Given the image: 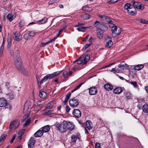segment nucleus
Masks as SVG:
<instances>
[{"instance_id":"nucleus-1","label":"nucleus","mask_w":148,"mask_h":148,"mask_svg":"<svg viewBox=\"0 0 148 148\" xmlns=\"http://www.w3.org/2000/svg\"><path fill=\"white\" fill-rule=\"evenodd\" d=\"M111 27V30L112 32V36L113 38L116 37L121 33L120 30H118L117 31V27L112 23L109 25Z\"/></svg>"},{"instance_id":"nucleus-2","label":"nucleus","mask_w":148,"mask_h":148,"mask_svg":"<svg viewBox=\"0 0 148 148\" xmlns=\"http://www.w3.org/2000/svg\"><path fill=\"white\" fill-rule=\"evenodd\" d=\"M67 121H64L58 126H56V129L57 130H59L62 132H63L67 130L66 126Z\"/></svg>"},{"instance_id":"nucleus-3","label":"nucleus","mask_w":148,"mask_h":148,"mask_svg":"<svg viewBox=\"0 0 148 148\" xmlns=\"http://www.w3.org/2000/svg\"><path fill=\"white\" fill-rule=\"evenodd\" d=\"M15 64L18 70L21 72L24 68L22 66V62L21 58H15L14 59Z\"/></svg>"},{"instance_id":"nucleus-4","label":"nucleus","mask_w":148,"mask_h":148,"mask_svg":"<svg viewBox=\"0 0 148 148\" xmlns=\"http://www.w3.org/2000/svg\"><path fill=\"white\" fill-rule=\"evenodd\" d=\"M20 123L17 120H15L10 123L9 128L10 130H15L19 126Z\"/></svg>"},{"instance_id":"nucleus-5","label":"nucleus","mask_w":148,"mask_h":148,"mask_svg":"<svg viewBox=\"0 0 148 148\" xmlns=\"http://www.w3.org/2000/svg\"><path fill=\"white\" fill-rule=\"evenodd\" d=\"M132 5L134 7L133 8H136L137 9L143 10L144 8V6L143 5H142L140 3L138 2H136L134 0H133L132 1Z\"/></svg>"},{"instance_id":"nucleus-6","label":"nucleus","mask_w":148,"mask_h":148,"mask_svg":"<svg viewBox=\"0 0 148 148\" xmlns=\"http://www.w3.org/2000/svg\"><path fill=\"white\" fill-rule=\"evenodd\" d=\"M98 16L101 18L104 23H109L110 25L112 23V21L106 16L99 15Z\"/></svg>"},{"instance_id":"nucleus-7","label":"nucleus","mask_w":148,"mask_h":148,"mask_svg":"<svg viewBox=\"0 0 148 148\" xmlns=\"http://www.w3.org/2000/svg\"><path fill=\"white\" fill-rule=\"evenodd\" d=\"M69 103L70 106L73 108L76 107L79 104L78 100L75 98L70 100Z\"/></svg>"},{"instance_id":"nucleus-8","label":"nucleus","mask_w":148,"mask_h":148,"mask_svg":"<svg viewBox=\"0 0 148 148\" xmlns=\"http://www.w3.org/2000/svg\"><path fill=\"white\" fill-rule=\"evenodd\" d=\"M13 38L14 40L19 41L21 40L22 36L20 35V33L18 32H13Z\"/></svg>"},{"instance_id":"nucleus-9","label":"nucleus","mask_w":148,"mask_h":148,"mask_svg":"<svg viewBox=\"0 0 148 148\" xmlns=\"http://www.w3.org/2000/svg\"><path fill=\"white\" fill-rule=\"evenodd\" d=\"M106 46L108 48L110 47L113 45L112 41V38L111 37H108V38L106 40Z\"/></svg>"},{"instance_id":"nucleus-10","label":"nucleus","mask_w":148,"mask_h":148,"mask_svg":"<svg viewBox=\"0 0 148 148\" xmlns=\"http://www.w3.org/2000/svg\"><path fill=\"white\" fill-rule=\"evenodd\" d=\"M16 16V14L14 13L12 14V13H9L7 16V18L9 21L11 22L15 18Z\"/></svg>"},{"instance_id":"nucleus-11","label":"nucleus","mask_w":148,"mask_h":148,"mask_svg":"<svg viewBox=\"0 0 148 148\" xmlns=\"http://www.w3.org/2000/svg\"><path fill=\"white\" fill-rule=\"evenodd\" d=\"M73 114L75 117L79 118L81 116V113L79 110L75 109L73 112Z\"/></svg>"},{"instance_id":"nucleus-12","label":"nucleus","mask_w":148,"mask_h":148,"mask_svg":"<svg viewBox=\"0 0 148 148\" xmlns=\"http://www.w3.org/2000/svg\"><path fill=\"white\" fill-rule=\"evenodd\" d=\"M35 140L34 138H31L28 142V147L30 148H33L34 145Z\"/></svg>"},{"instance_id":"nucleus-13","label":"nucleus","mask_w":148,"mask_h":148,"mask_svg":"<svg viewBox=\"0 0 148 148\" xmlns=\"http://www.w3.org/2000/svg\"><path fill=\"white\" fill-rule=\"evenodd\" d=\"M7 104L6 100L4 98H0V107H4Z\"/></svg>"},{"instance_id":"nucleus-14","label":"nucleus","mask_w":148,"mask_h":148,"mask_svg":"<svg viewBox=\"0 0 148 148\" xmlns=\"http://www.w3.org/2000/svg\"><path fill=\"white\" fill-rule=\"evenodd\" d=\"M97 92V88L95 87H91L89 89V93L91 95H95Z\"/></svg>"},{"instance_id":"nucleus-15","label":"nucleus","mask_w":148,"mask_h":148,"mask_svg":"<svg viewBox=\"0 0 148 148\" xmlns=\"http://www.w3.org/2000/svg\"><path fill=\"white\" fill-rule=\"evenodd\" d=\"M122 91L123 89L120 87H116L113 90V92L116 94H120Z\"/></svg>"},{"instance_id":"nucleus-16","label":"nucleus","mask_w":148,"mask_h":148,"mask_svg":"<svg viewBox=\"0 0 148 148\" xmlns=\"http://www.w3.org/2000/svg\"><path fill=\"white\" fill-rule=\"evenodd\" d=\"M128 13L132 15H134L136 14V11L135 8H131L127 10Z\"/></svg>"},{"instance_id":"nucleus-17","label":"nucleus","mask_w":148,"mask_h":148,"mask_svg":"<svg viewBox=\"0 0 148 148\" xmlns=\"http://www.w3.org/2000/svg\"><path fill=\"white\" fill-rule=\"evenodd\" d=\"M41 129H40L37 131L34 134V136L36 137H40L42 135L43 132Z\"/></svg>"},{"instance_id":"nucleus-18","label":"nucleus","mask_w":148,"mask_h":148,"mask_svg":"<svg viewBox=\"0 0 148 148\" xmlns=\"http://www.w3.org/2000/svg\"><path fill=\"white\" fill-rule=\"evenodd\" d=\"M60 73V72H59V71L50 74H47V75L49 77V79H50L57 76L59 75Z\"/></svg>"},{"instance_id":"nucleus-19","label":"nucleus","mask_w":148,"mask_h":148,"mask_svg":"<svg viewBox=\"0 0 148 148\" xmlns=\"http://www.w3.org/2000/svg\"><path fill=\"white\" fill-rule=\"evenodd\" d=\"M66 129L70 130H72L74 128V125L70 122H67Z\"/></svg>"},{"instance_id":"nucleus-20","label":"nucleus","mask_w":148,"mask_h":148,"mask_svg":"<svg viewBox=\"0 0 148 148\" xmlns=\"http://www.w3.org/2000/svg\"><path fill=\"white\" fill-rule=\"evenodd\" d=\"M104 88L106 90L110 91L113 89V87L110 84H106L104 85Z\"/></svg>"},{"instance_id":"nucleus-21","label":"nucleus","mask_w":148,"mask_h":148,"mask_svg":"<svg viewBox=\"0 0 148 148\" xmlns=\"http://www.w3.org/2000/svg\"><path fill=\"white\" fill-rule=\"evenodd\" d=\"M50 127L47 125L44 126L43 127L40 128L43 132H48L50 130Z\"/></svg>"},{"instance_id":"nucleus-22","label":"nucleus","mask_w":148,"mask_h":148,"mask_svg":"<svg viewBox=\"0 0 148 148\" xmlns=\"http://www.w3.org/2000/svg\"><path fill=\"white\" fill-rule=\"evenodd\" d=\"M119 69H120V72L121 71V69H125L127 67V65L125 63L123 64H119L118 66Z\"/></svg>"},{"instance_id":"nucleus-23","label":"nucleus","mask_w":148,"mask_h":148,"mask_svg":"<svg viewBox=\"0 0 148 148\" xmlns=\"http://www.w3.org/2000/svg\"><path fill=\"white\" fill-rule=\"evenodd\" d=\"M91 17L88 14H84L81 16V18L82 19L87 20Z\"/></svg>"},{"instance_id":"nucleus-24","label":"nucleus","mask_w":148,"mask_h":148,"mask_svg":"<svg viewBox=\"0 0 148 148\" xmlns=\"http://www.w3.org/2000/svg\"><path fill=\"white\" fill-rule=\"evenodd\" d=\"M82 10L84 11L89 12L92 11V8L89 7L87 5H86L83 6L82 8Z\"/></svg>"},{"instance_id":"nucleus-25","label":"nucleus","mask_w":148,"mask_h":148,"mask_svg":"<svg viewBox=\"0 0 148 148\" xmlns=\"http://www.w3.org/2000/svg\"><path fill=\"white\" fill-rule=\"evenodd\" d=\"M55 104V101L53 100L49 103L47 105L46 108L47 109H50Z\"/></svg>"},{"instance_id":"nucleus-26","label":"nucleus","mask_w":148,"mask_h":148,"mask_svg":"<svg viewBox=\"0 0 148 148\" xmlns=\"http://www.w3.org/2000/svg\"><path fill=\"white\" fill-rule=\"evenodd\" d=\"M86 127L88 130H90L92 128L91 126V121L89 120L87 121L85 123Z\"/></svg>"},{"instance_id":"nucleus-27","label":"nucleus","mask_w":148,"mask_h":148,"mask_svg":"<svg viewBox=\"0 0 148 148\" xmlns=\"http://www.w3.org/2000/svg\"><path fill=\"white\" fill-rule=\"evenodd\" d=\"M90 58L89 55L88 54L85 57L83 60V65H85L87 63L89 59Z\"/></svg>"},{"instance_id":"nucleus-28","label":"nucleus","mask_w":148,"mask_h":148,"mask_svg":"<svg viewBox=\"0 0 148 148\" xmlns=\"http://www.w3.org/2000/svg\"><path fill=\"white\" fill-rule=\"evenodd\" d=\"M144 67L143 64H138L135 66L134 69L136 70H140L142 69Z\"/></svg>"},{"instance_id":"nucleus-29","label":"nucleus","mask_w":148,"mask_h":148,"mask_svg":"<svg viewBox=\"0 0 148 148\" xmlns=\"http://www.w3.org/2000/svg\"><path fill=\"white\" fill-rule=\"evenodd\" d=\"M79 138L77 135L73 134L71 136V141L73 143L75 142L77 139H79Z\"/></svg>"},{"instance_id":"nucleus-30","label":"nucleus","mask_w":148,"mask_h":148,"mask_svg":"<svg viewBox=\"0 0 148 148\" xmlns=\"http://www.w3.org/2000/svg\"><path fill=\"white\" fill-rule=\"evenodd\" d=\"M142 109L144 112L147 113V114L148 116V106L146 104H144L143 106Z\"/></svg>"},{"instance_id":"nucleus-31","label":"nucleus","mask_w":148,"mask_h":148,"mask_svg":"<svg viewBox=\"0 0 148 148\" xmlns=\"http://www.w3.org/2000/svg\"><path fill=\"white\" fill-rule=\"evenodd\" d=\"M39 96L40 97L42 98H45L47 97V94L44 91H41L40 92Z\"/></svg>"},{"instance_id":"nucleus-32","label":"nucleus","mask_w":148,"mask_h":148,"mask_svg":"<svg viewBox=\"0 0 148 148\" xmlns=\"http://www.w3.org/2000/svg\"><path fill=\"white\" fill-rule=\"evenodd\" d=\"M102 24V23L101 22H100L98 21H96L95 23H94V26L96 27L97 28L99 29L100 28V27L101 25V24Z\"/></svg>"},{"instance_id":"nucleus-33","label":"nucleus","mask_w":148,"mask_h":148,"mask_svg":"<svg viewBox=\"0 0 148 148\" xmlns=\"http://www.w3.org/2000/svg\"><path fill=\"white\" fill-rule=\"evenodd\" d=\"M48 18L45 17H44L42 19L39 21L38 22H40V23H38L39 24H42L45 23L47 21Z\"/></svg>"},{"instance_id":"nucleus-34","label":"nucleus","mask_w":148,"mask_h":148,"mask_svg":"<svg viewBox=\"0 0 148 148\" xmlns=\"http://www.w3.org/2000/svg\"><path fill=\"white\" fill-rule=\"evenodd\" d=\"M108 29V28L107 26L102 23V24H101V26L100 27L99 29L102 31H106Z\"/></svg>"},{"instance_id":"nucleus-35","label":"nucleus","mask_w":148,"mask_h":148,"mask_svg":"<svg viewBox=\"0 0 148 148\" xmlns=\"http://www.w3.org/2000/svg\"><path fill=\"white\" fill-rule=\"evenodd\" d=\"M49 79L47 75L44 76L40 82V84H42L43 83L46 82L48 79Z\"/></svg>"},{"instance_id":"nucleus-36","label":"nucleus","mask_w":148,"mask_h":148,"mask_svg":"<svg viewBox=\"0 0 148 148\" xmlns=\"http://www.w3.org/2000/svg\"><path fill=\"white\" fill-rule=\"evenodd\" d=\"M8 96V97L10 99H14V95L13 93L11 92L9 93L8 95H6Z\"/></svg>"},{"instance_id":"nucleus-37","label":"nucleus","mask_w":148,"mask_h":148,"mask_svg":"<svg viewBox=\"0 0 148 148\" xmlns=\"http://www.w3.org/2000/svg\"><path fill=\"white\" fill-rule=\"evenodd\" d=\"M23 38L26 40H28L30 38V37L28 32L24 34Z\"/></svg>"},{"instance_id":"nucleus-38","label":"nucleus","mask_w":148,"mask_h":148,"mask_svg":"<svg viewBox=\"0 0 148 148\" xmlns=\"http://www.w3.org/2000/svg\"><path fill=\"white\" fill-rule=\"evenodd\" d=\"M125 96L127 99H130L131 97V95L129 92H127L125 94Z\"/></svg>"},{"instance_id":"nucleus-39","label":"nucleus","mask_w":148,"mask_h":148,"mask_svg":"<svg viewBox=\"0 0 148 148\" xmlns=\"http://www.w3.org/2000/svg\"><path fill=\"white\" fill-rule=\"evenodd\" d=\"M131 5L130 3H127L125 4L124 6V8L125 9L127 10L130 8Z\"/></svg>"},{"instance_id":"nucleus-40","label":"nucleus","mask_w":148,"mask_h":148,"mask_svg":"<svg viewBox=\"0 0 148 148\" xmlns=\"http://www.w3.org/2000/svg\"><path fill=\"white\" fill-rule=\"evenodd\" d=\"M89 27H79L77 28V29L78 31L79 32H83L85 31V30Z\"/></svg>"},{"instance_id":"nucleus-41","label":"nucleus","mask_w":148,"mask_h":148,"mask_svg":"<svg viewBox=\"0 0 148 148\" xmlns=\"http://www.w3.org/2000/svg\"><path fill=\"white\" fill-rule=\"evenodd\" d=\"M12 41L10 39H8V49H9L11 48V45Z\"/></svg>"},{"instance_id":"nucleus-42","label":"nucleus","mask_w":148,"mask_h":148,"mask_svg":"<svg viewBox=\"0 0 148 148\" xmlns=\"http://www.w3.org/2000/svg\"><path fill=\"white\" fill-rule=\"evenodd\" d=\"M53 40H50L49 41L45 43H42L40 44V46L41 47H42L43 46H45L49 43L51 42L52 41H53Z\"/></svg>"},{"instance_id":"nucleus-43","label":"nucleus","mask_w":148,"mask_h":148,"mask_svg":"<svg viewBox=\"0 0 148 148\" xmlns=\"http://www.w3.org/2000/svg\"><path fill=\"white\" fill-rule=\"evenodd\" d=\"M13 56L16 57L15 58H18V57L19 58H20L19 56V53L18 51L17 50H16L15 51V53L14 54V55H13Z\"/></svg>"},{"instance_id":"nucleus-44","label":"nucleus","mask_w":148,"mask_h":148,"mask_svg":"<svg viewBox=\"0 0 148 148\" xmlns=\"http://www.w3.org/2000/svg\"><path fill=\"white\" fill-rule=\"evenodd\" d=\"M84 83H82L81 84H79L78 86H77L76 87V88L74 89L73 90H72L71 91L72 92H74V91H75V90L78 89L81 86L82 84H83Z\"/></svg>"},{"instance_id":"nucleus-45","label":"nucleus","mask_w":148,"mask_h":148,"mask_svg":"<svg viewBox=\"0 0 148 148\" xmlns=\"http://www.w3.org/2000/svg\"><path fill=\"white\" fill-rule=\"evenodd\" d=\"M98 37L99 39H101L103 37V35L102 32L99 31L97 33Z\"/></svg>"},{"instance_id":"nucleus-46","label":"nucleus","mask_w":148,"mask_h":148,"mask_svg":"<svg viewBox=\"0 0 148 148\" xmlns=\"http://www.w3.org/2000/svg\"><path fill=\"white\" fill-rule=\"evenodd\" d=\"M28 32L30 37L34 36L35 34V32L34 31H28Z\"/></svg>"},{"instance_id":"nucleus-47","label":"nucleus","mask_w":148,"mask_h":148,"mask_svg":"<svg viewBox=\"0 0 148 148\" xmlns=\"http://www.w3.org/2000/svg\"><path fill=\"white\" fill-rule=\"evenodd\" d=\"M76 62L77 64H80L82 63H83V62L82 60H81L80 59H79L76 60L74 62Z\"/></svg>"},{"instance_id":"nucleus-48","label":"nucleus","mask_w":148,"mask_h":148,"mask_svg":"<svg viewBox=\"0 0 148 148\" xmlns=\"http://www.w3.org/2000/svg\"><path fill=\"white\" fill-rule=\"evenodd\" d=\"M91 45V44H86L82 49V50L83 51H85L87 48L90 46Z\"/></svg>"},{"instance_id":"nucleus-49","label":"nucleus","mask_w":148,"mask_h":148,"mask_svg":"<svg viewBox=\"0 0 148 148\" xmlns=\"http://www.w3.org/2000/svg\"><path fill=\"white\" fill-rule=\"evenodd\" d=\"M140 22V23H142L148 24V21L145 20L144 19H141Z\"/></svg>"},{"instance_id":"nucleus-50","label":"nucleus","mask_w":148,"mask_h":148,"mask_svg":"<svg viewBox=\"0 0 148 148\" xmlns=\"http://www.w3.org/2000/svg\"><path fill=\"white\" fill-rule=\"evenodd\" d=\"M25 130V129H23V130H22L21 131H20L18 133V135L19 137H21L22 135H23V131Z\"/></svg>"},{"instance_id":"nucleus-51","label":"nucleus","mask_w":148,"mask_h":148,"mask_svg":"<svg viewBox=\"0 0 148 148\" xmlns=\"http://www.w3.org/2000/svg\"><path fill=\"white\" fill-rule=\"evenodd\" d=\"M131 84L135 88L137 87V83L136 82H130Z\"/></svg>"},{"instance_id":"nucleus-52","label":"nucleus","mask_w":148,"mask_h":148,"mask_svg":"<svg viewBox=\"0 0 148 148\" xmlns=\"http://www.w3.org/2000/svg\"><path fill=\"white\" fill-rule=\"evenodd\" d=\"M25 25V22L23 21H21L19 23V26L20 27H22Z\"/></svg>"},{"instance_id":"nucleus-53","label":"nucleus","mask_w":148,"mask_h":148,"mask_svg":"<svg viewBox=\"0 0 148 148\" xmlns=\"http://www.w3.org/2000/svg\"><path fill=\"white\" fill-rule=\"evenodd\" d=\"M110 71L111 72L114 71H115L116 72H120V69H118V68L116 69L115 68H112V69L110 70Z\"/></svg>"},{"instance_id":"nucleus-54","label":"nucleus","mask_w":148,"mask_h":148,"mask_svg":"<svg viewBox=\"0 0 148 148\" xmlns=\"http://www.w3.org/2000/svg\"><path fill=\"white\" fill-rule=\"evenodd\" d=\"M63 75L65 78H67L69 75V74L67 71H65L63 73Z\"/></svg>"},{"instance_id":"nucleus-55","label":"nucleus","mask_w":148,"mask_h":148,"mask_svg":"<svg viewBox=\"0 0 148 148\" xmlns=\"http://www.w3.org/2000/svg\"><path fill=\"white\" fill-rule=\"evenodd\" d=\"M66 27V26H65L59 30L58 33V35H60V34L64 31V30L65 29Z\"/></svg>"},{"instance_id":"nucleus-56","label":"nucleus","mask_w":148,"mask_h":148,"mask_svg":"<svg viewBox=\"0 0 148 148\" xmlns=\"http://www.w3.org/2000/svg\"><path fill=\"white\" fill-rule=\"evenodd\" d=\"M95 148H101L100 144L99 143H95Z\"/></svg>"},{"instance_id":"nucleus-57","label":"nucleus","mask_w":148,"mask_h":148,"mask_svg":"<svg viewBox=\"0 0 148 148\" xmlns=\"http://www.w3.org/2000/svg\"><path fill=\"white\" fill-rule=\"evenodd\" d=\"M3 43H4V40H3V44L1 47V49H0V53H1V54L3 52Z\"/></svg>"},{"instance_id":"nucleus-58","label":"nucleus","mask_w":148,"mask_h":148,"mask_svg":"<svg viewBox=\"0 0 148 148\" xmlns=\"http://www.w3.org/2000/svg\"><path fill=\"white\" fill-rule=\"evenodd\" d=\"M6 136L5 135L1 136L0 137V139L2 141H3L4 140Z\"/></svg>"},{"instance_id":"nucleus-59","label":"nucleus","mask_w":148,"mask_h":148,"mask_svg":"<svg viewBox=\"0 0 148 148\" xmlns=\"http://www.w3.org/2000/svg\"><path fill=\"white\" fill-rule=\"evenodd\" d=\"M8 50L10 51V54L12 56L14 55L13 51L12 49H11V48L9 49H8Z\"/></svg>"},{"instance_id":"nucleus-60","label":"nucleus","mask_w":148,"mask_h":148,"mask_svg":"<svg viewBox=\"0 0 148 148\" xmlns=\"http://www.w3.org/2000/svg\"><path fill=\"white\" fill-rule=\"evenodd\" d=\"M71 95V93L70 92H69L66 95V96L65 97L66 98H67L68 99H69L70 96Z\"/></svg>"},{"instance_id":"nucleus-61","label":"nucleus","mask_w":148,"mask_h":148,"mask_svg":"<svg viewBox=\"0 0 148 148\" xmlns=\"http://www.w3.org/2000/svg\"><path fill=\"white\" fill-rule=\"evenodd\" d=\"M30 119H28L26 121L25 123L26 124H27V125H28L30 122Z\"/></svg>"},{"instance_id":"nucleus-62","label":"nucleus","mask_w":148,"mask_h":148,"mask_svg":"<svg viewBox=\"0 0 148 148\" xmlns=\"http://www.w3.org/2000/svg\"><path fill=\"white\" fill-rule=\"evenodd\" d=\"M55 0H50L49 2V4H52L55 1Z\"/></svg>"},{"instance_id":"nucleus-63","label":"nucleus","mask_w":148,"mask_h":148,"mask_svg":"<svg viewBox=\"0 0 148 148\" xmlns=\"http://www.w3.org/2000/svg\"><path fill=\"white\" fill-rule=\"evenodd\" d=\"M68 100L69 99H68L67 98H65V99L63 102V105H65L66 104V103L67 102Z\"/></svg>"},{"instance_id":"nucleus-64","label":"nucleus","mask_w":148,"mask_h":148,"mask_svg":"<svg viewBox=\"0 0 148 148\" xmlns=\"http://www.w3.org/2000/svg\"><path fill=\"white\" fill-rule=\"evenodd\" d=\"M70 110V108L69 107V106H66V111L68 112H69Z\"/></svg>"}]
</instances>
